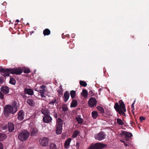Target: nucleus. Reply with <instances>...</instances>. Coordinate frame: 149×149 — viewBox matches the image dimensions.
Masks as SVG:
<instances>
[{
  "label": "nucleus",
  "instance_id": "1",
  "mask_svg": "<svg viewBox=\"0 0 149 149\" xmlns=\"http://www.w3.org/2000/svg\"><path fill=\"white\" fill-rule=\"evenodd\" d=\"M119 103H116L114 106V108L115 110L117 111L120 115H123L126 116L125 112H126V110L124 102L122 100H120Z\"/></svg>",
  "mask_w": 149,
  "mask_h": 149
},
{
  "label": "nucleus",
  "instance_id": "2",
  "mask_svg": "<svg viewBox=\"0 0 149 149\" xmlns=\"http://www.w3.org/2000/svg\"><path fill=\"white\" fill-rule=\"evenodd\" d=\"M29 133L26 130L22 131L18 136V137L21 141L24 142L27 140L29 136Z\"/></svg>",
  "mask_w": 149,
  "mask_h": 149
},
{
  "label": "nucleus",
  "instance_id": "3",
  "mask_svg": "<svg viewBox=\"0 0 149 149\" xmlns=\"http://www.w3.org/2000/svg\"><path fill=\"white\" fill-rule=\"evenodd\" d=\"M12 107L10 105H7L5 106L4 109V113L5 116H8L10 113L14 114L16 112L13 110Z\"/></svg>",
  "mask_w": 149,
  "mask_h": 149
},
{
  "label": "nucleus",
  "instance_id": "4",
  "mask_svg": "<svg viewBox=\"0 0 149 149\" xmlns=\"http://www.w3.org/2000/svg\"><path fill=\"white\" fill-rule=\"evenodd\" d=\"M106 145L101 143H96L94 144H91L88 149H100L106 146Z\"/></svg>",
  "mask_w": 149,
  "mask_h": 149
},
{
  "label": "nucleus",
  "instance_id": "5",
  "mask_svg": "<svg viewBox=\"0 0 149 149\" xmlns=\"http://www.w3.org/2000/svg\"><path fill=\"white\" fill-rule=\"evenodd\" d=\"M46 87L45 86L42 85L40 86L39 91H39L41 96L42 98H43L42 99L43 100H45L46 96L47 95L46 90L45 89Z\"/></svg>",
  "mask_w": 149,
  "mask_h": 149
},
{
  "label": "nucleus",
  "instance_id": "6",
  "mask_svg": "<svg viewBox=\"0 0 149 149\" xmlns=\"http://www.w3.org/2000/svg\"><path fill=\"white\" fill-rule=\"evenodd\" d=\"M106 136L104 133L103 132L101 131L97 134L95 135V138L96 140L101 141L105 138Z\"/></svg>",
  "mask_w": 149,
  "mask_h": 149
},
{
  "label": "nucleus",
  "instance_id": "7",
  "mask_svg": "<svg viewBox=\"0 0 149 149\" xmlns=\"http://www.w3.org/2000/svg\"><path fill=\"white\" fill-rule=\"evenodd\" d=\"M88 104L91 107H93L97 105V101L95 98L91 97L88 100Z\"/></svg>",
  "mask_w": 149,
  "mask_h": 149
},
{
  "label": "nucleus",
  "instance_id": "8",
  "mask_svg": "<svg viewBox=\"0 0 149 149\" xmlns=\"http://www.w3.org/2000/svg\"><path fill=\"white\" fill-rule=\"evenodd\" d=\"M22 72V70L20 68L13 69L11 68L10 73L12 74L19 75L21 74Z\"/></svg>",
  "mask_w": 149,
  "mask_h": 149
},
{
  "label": "nucleus",
  "instance_id": "9",
  "mask_svg": "<svg viewBox=\"0 0 149 149\" xmlns=\"http://www.w3.org/2000/svg\"><path fill=\"white\" fill-rule=\"evenodd\" d=\"M49 97H50L49 99L50 101L48 104V106L49 107L52 108L53 107L54 104L56 102V99L55 97L53 96H49Z\"/></svg>",
  "mask_w": 149,
  "mask_h": 149
},
{
  "label": "nucleus",
  "instance_id": "10",
  "mask_svg": "<svg viewBox=\"0 0 149 149\" xmlns=\"http://www.w3.org/2000/svg\"><path fill=\"white\" fill-rule=\"evenodd\" d=\"M11 68L4 69L1 73V75L4 77L9 76L10 73Z\"/></svg>",
  "mask_w": 149,
  "mask_h": 149
},
{
  "label": "nucleus",
  "instance_id": "11",
  "mask_svg": "<svg viewBox=\"0 0 149 149\" xmlns=\"http://www.w3.org/2000/svg\"><path fill=\"white\" fill-rule=\"evenodd\" d=\"M24 93L25 94L32 95L34 94L33 90L30 88H25L24 89Z\"/></svg>",
  "mask_w": 149,
  "mask_h": 149
},
{
  "label": "nucleus",
  "instance_id": "12",
  "mask_svg": "<svg viewBox=\"0 0 149 149\" xmlns=\"http://www.w3.org/2000/svg\"><path fill=\"white\" fill-rule=\"evenodd\" d=\"M24 112L23 110H20L18 112V119L19 120H22L24 119Z\"/></svg>",
  "mask_w": 149,
  "mask_h": 149
},
{
  "label": "nucleus",
  "instance_id": "13",
  "mask_svg": "<svg viewBox=\"0 0 149 149\" xmlns=\"http://www.w3.org/2000/svg\"><path fill=\"white\" fill-rule=\"evenodd\" d=\"M121 134L122 136H124V137L126 139H128L131 137L133 136L132 133L130 132H127L126 131H123L122 132Z\"/></svg>",
  "mask_w": 149,
  "mask_h": 149
},
{
  "label": "nucleus",
  "instance_id": "14",
  "mask_svg": "<svg viewBox=\"0 0 149 149\" xmlns=\"http://www.w3.org/2000/svg\"><path fill=\"white\" fill-rule=\"evenodd\" d=\"M41 112L45 116L43 118V121L44 122L47 123V109L46 108L45 109H42L41 110Z\"/></svg>",
  "mask_w": 149,
  "mask_h": 149
},
{
  "label": "nucleus",
  "instance_id": "15",
  "mask_svg": "<svg viewBox=\"0 0 149 149\" xmlns=\"http://www.w3.org/2000/svg\"><path fill=\"white\" fill-rule=\"evenodd\" d=\"M56 133L57 134H60L62 132L63 126L62 125H59V126L56 125Z\"/></svg>",
  "mask_w": 149,
  "mask_h": 149
},
{
  "label": "nucleus",
  "instance_id": "16",
  "mask_svg": "<svg viewBox=\"0 0 149 149\" xmlns=\"http://www.w3.org/2000/svg\"><path fill=\"white\" fill-rule=\"evenodd\" d=\"M40 144L43 146H47V137H43L39 139Z\"/></svg>",
  "mask_w": 149,
  "mask_h": 149
},
{
  "label": "nucleus",
  "instance_id": "17",
  "mask_svg": "<svg viewBox=\"0 0 149 149\" xmlns=\"http://www.w3.org/2000/svg\"><path fill=\"white\" fill-rule=\"evenodd\" d=\"M70 97V94L68 91H66L64 94L63 99L64 102H66L68 100Z\"/></svg>",
  "mask_w": 149,
  "mask_h": 149
},
{
  "label": "nucleus",
  "instance_id": "18",
  "mask_svg": "<svg viewBox=\"0 0 149 149\" xmlns=\"http://www.w3.org/2000/svg\"><path fill=\"white\" fill-rule=\"evenodd\" d=\"M29 128H30V131L31 136H34L36 135V134L37 133L38 130L35 127L31 128L30 127Z\"/></svg>",
  "mask_w": 149,
  "mask_h": 149
},
{
  "label": "nucleus",
  "instance_id": "19",
  "mask_svg": "<svg viewBox=\"0 0 149 149\" xmlns=\"http://www.w3.org/2000/svg\"><path fill=\"white\" fill-rule=\"evenodd\" d=\"M8 131L9 132H12L14 130V125L11 122H9L8 124Z\"/></svg>",
  "mask_w": 149,
  "mask_h": 149
},
{
  "label": "nucleus",
  "instance_id": "20",
  "mask_svg": "<svg viewBox=\"0 0 149 149\" xmlns=\"http://www.w3.org/2000/svg\"><path fill=\"white\" fill-rule=\"evenodd\" d=\"M13 109L14 112H16L17 110L18 106L16 102L14 101L12 102L11 105H10Z\"/></svg>",
  "mask_w": 149,
  "mask_h": 149
},
{
  "label": "nucleus",
  "instance_id": "21",
  "mask_svg": "<svg viewBox=\"0 0 149 149\" xmlns=\"http://www.w3.org/2000/svg\"><path fill=\"white\" fill-rule=\"evenodd\" d=\"M1 91L5 94H7L9 92V89L7 86L2 87L1 88Z\"/></svg>",
  "mask_w": 149,
  "mask_h": 149
},
{
  "label": "nucleus",
  "instance_id": "22",
  "mask_svg": "<svg viewBox=\"0 0 149 149\" xmlns=\"http://www.w3.org/2000/svg\"><path fill=\"white\" fill-rule=\"evenodd\" d=\"M26 102L31 107L34 106L35 104L34 102L32 99H28L26 101Z\"/></svg>",
  "mask_w": 149,
  "mask_h": 149
},
{
  "label": "nucleus",
  "instance_id": "23",
  "mask_svg": "<svg viewBox=\"0 0 149 149\" xmlns=\"http://www.w3.org/2000/svg\"><path fill=\"white\" fill-rule=\"evenodd\" d=\"M81 115H78L75 118L76 120L78 122V124H81L83 123V120L81 118Z\"/></svg>",
  "mask_w": 149,
  "mask_h": 149
},
{
  "label": "nucleus",
  "instance_id": "24",
  "mask_svg": "<svg viewBox=\"0 0 149 149\" xmlns=\"http://www.w3.org/2000/svg\"><path fill=\"white\" fill-rule=\"evenodd\" d=\"M56 125L59 126V125H61L63 126V121L60 118H58L56 119Z\"/></svg>",
  "mask_w": 149,
  "mask_h": 149
},
{
  "label": "nucleus",
  "instance_id": "25",
  "mask_svg": "<svg viewBox=\"0 0 149 149\" xmlns=\"http://www.w3.org/2000/svg\"><path fill=\"white\" fill-rule=\"evenodd\" d=\"M77 105V101L76 100L73 99L70 104L71 107H75Z\"/></svg>",
  "mask_w": 149,
  "mask_h": 149
},
{
  "label": "nucleus",
  "instance_id": "26",
  "mask_svg": "<svg viewBox=\"0 0 149 149\" xmlns=\"http://www.w3.org/2000/svg\"><path fill=\"white\" fill-rule=\"evenodd\" d=\"M71 140V138H69L66 141L64 144L65 148H68L70 146V144Z\"/></svg>",
  "mask_w": 149,
  "mask_h": 149
},
{
  "label": "nucleus",
  "instance_id": "27",
  "mask_svg": "<svg viewBox=\"0 0 149 149\" xmlns=\"http://www.w3.org/2000/svg\"><path fill=\"white\" fill-rule=\"evenodd\" d=\"M70 93L71 97L72 99H73L75 98L76 95V92L75 91L72 90L70 91Z\"/></svg>",
  "mask_w": 149,
  "mask_h": 149
},
{
  "label": "nucleus",
  "instance_id": "28",
  "mask_svg": "<svg viewBox=\"0 0 149 149\" xmlns=\"http://www.w3.org/2000/svg\"><path fill=\"white\" fill-rule=\"evenodd\" d=\"M81 95L84 97L85 98H86L87 97L88 92L86 89H83L82 90V92L81 93Z\"/></svg>",
  "mask_w": 149,
  "mask_h": 149
},
{
  "label": "nucleus",
  "instance_id": "29",
  "mask_svg": "<svg viewBox=\"0 0 149 149\" xmlns=\"http://www.w3.org/2000/svg\"><path fill=\"white\" fill-rule=\"evenodd\" d=\"M6 136L4 134L0 133V141L5 140L6 138Z\"/></svg>",
  "mask_w": 149,
  "mask_h": 149
},
{
  "label": "nucleus",
  "instance_id": "30",
  "mask_svg": "<svg viewBox=\"0 0 149 149\" xmlns=\"http://www.w3.org/2000/svg\"><path fill=\"white\" fill-rule=\"evenodd\" d=\"M97 109L101 113H104V111L103 108L101 106H97Z\"/></svg>",
  "mask_w": 149,
  "mask_h": 149
},
{
  "label": "nucleus",
  "instance_id": "31",
  "mask_svg": "<svg viewBox=\"0 0 149 149\" xmlns=\"http://www.w3.org/2000/svg\"><path fill=\"white\" fill-rule=\"evenodd\" d=\"M9 82L12 84L15 85L16 83V81L13 78L10 77Z\"/></svg>",
  "mask_w": 149,
  "mask_h": 149
},
{
  "label": "nucleus",
  "instance_id": "32",
  "mask_svg": "<svg viewBox=\"0 0 149 149\" xmlns=\"http://www.w3.org/2000/svg\"><path fill=\"white\" fill-rule=\"evenodd\" d=\"M91 114L93 118L95 119L98 116L97 112L96 111L92 112Z\"/></svg>",
  "mask_w": 149,
  "mask_h": 149
},
{
  "label": "nucleus",
  "instance_id": "33",
  "mask_svg": "<svg viewBox=\"0 0 149 149\" xmlns=\"http://www.w3.org/2000/svg\"><path fill=\"white\" fill-rule=\"evenodd\" d=\"M62 108L63 111L65 112L68 110V107L66 104H64L62 105Z\"/></svg>",
  "mask_w": 149,
  "mask_h": 149
},
{
  "label": "nucleus",
  "instance_id": "34",
  "mask_svg": "<svg viewBox=\"0 0 149 149\" xmlns=\"http://www.w3.org/2000/svg\"><path fill=\"white\" fill-rule=\"evenodd\" d=\"M48 113L49 112L47 110V123L51 122L52 120V118L48 115Z\"/></svg>",
  "mask_w": 149,
  "mask_h": 149
},
{
  "label": "nucleus",
  "instance_id": "35",
  "mask_svg": "<svg viewBox=\"0 0 149 149\" xmlns=\"http://www.w3.org/2000/svg\"><path fill=\"white\" fill-rule=\"evenodd\" d=\"M49 149H57L56 145L54 143H51L49 146Z\"/></svg>",
  "mask_w": 149,
  "mask_h": 149
},
{
  "label": "nucleus",
  "instance_id": "36",
  "mask_svg": "<svg viewBox=\"0 0 149 149\" xmlns=\"http://www.w3.org/2000/svg\"><path fill=\"white\" fill-rule=\"evenodd\" d=\"M79 84L80 85L84 87L86 86L87 85V84L86 82L81 80L80 81Z\"/></svg>",
  "mask_w": 149,
  "mask_h": 149
},
{
  "label": "nucleus",
  "instance_id": "37",
  "mask_svg": "<svg viewBox=\"0 0 149 149\" xmlns=\"http://www.w3.org/2000/svg\"><path fill=\"white\" fill-rule=\"evenodd\" d=\"M117 123L120 125H123L124 124L122 120L120 118L117 119Z\"/></svg>",
  "mask_w": 149,
  "mask_h": 149
},
{
  "label": "nucleus",
  "instance_id": "38",
  "mask_svg": "<svg viewBox=\"0 0 149 149\" xmlns=\"http://www.w3.org/2000/svg\"><path fill=\"white\" fill-rule=\"evenodd\" d=\"M57 91L60 95H62L63 94V90L61 86H60L59 89L57 90Z\"/></svg>",
  "mask_w": 149,
  "mask_h": 149
},
{
  "label": "nucleus",
  "instance_id": "39",
  "mask_svg": "<svg viewBox=\"0 0 149 149\" xmlns=\"http://www.w3.org/2000/svg\"><path fill=\"white\" fill-rule=\"evenodd\" d=\"M79 133V132L78 131H75L73 133V137L75 138L78 135V134Z\"/></svg>",
  "mask_w": 149,
  "mask_h": 149
},
{
  "label": "nucleus",
  "instance_id": "40",
  "mask_svg": "<svg viewBox=\"0 0 149 149\" xmlns=\"http://www.w3.org/2000/svg\"><path fill=\"white\" fill-rule=\"evenodd\" d=\"M24 72L25 73H28L30 72V70L29 68H25L24 70Z\"/></svg>",
  "mask_w": 149,
  "mask_h": 149
},
{
  "label": "nucleus",
  "instance_id": "41",
  "mask_svg": "<svg viewBox=\"0 0 149 149\" xmlns=\"http://www.w3.org/2000/svg\"><path fill=\"white\" fill-rule=\"evenodd\" d=\"M0 98L3 99L4 98V95L0 91Z\"/></svg>",
  "mask_w": 149,
  "mask_h": 149
},
{
  "label": "nucleus",
  "instance_id": "42",
  "mask_svg": "<svg viewBox=\"0 0 149 149\" xmlns=\"http://www.w3.org/2000/svg\"><path fill=\"white\" fill-rule=\"evenodd\" d=\"M139 119H140V121L142 122L143 120L145 119V118L143 116H140L139 117Z\"/></svg>",
  "mask_w": 149,
  "mask_h": 149
},
{
  "label": "nucleus",
  "instance_id": "43",
  "mask_svg": "<svg viewBox=\"0 0 149 149\" xmlns=\"http://www.w3.org/2000/svg\"><path fill=\"white\" fill-rule=\"evenodd\" d=\"M74 47V44L73 43H71L69 45V47L70 48L72 49Z\"/></svg>",
  "mask_w": 149,
  "mask_h": 149
},
{
  "label": "nucleus",
  "instance_id": "44",
  "mask_svg": "<svg viewBox=\"0 0 149 149\" xmlns=\"http://www.w3.org/2000/svg\"><path fill=\"white\" fill-rule=\"evenodd\" d=\"M43 34L45 36L47 35V29H45L43 31Z\"/></svg>",
  "mask_w": 149,
  "mask_h": 149
},
{
  "label": "nucleus",
  "instance_id": "45",
  "mask_svg": "<svg viewBox=\"0 0 149 149\" xmlns=\"http://www.w3.org/2000/svg\"><path fill=\"white\" fill-rule=\"evenodd\" d=\"M89 94L93 96L94 95V93L91 90L89 92Z\"/></svg>",
  "mask_w": 149,
  "mask_h": 149
},
{
  "label": "nucleus",
  "instance_id": "46",
  "mask_svg": "<svg viewBox=\"0 0 149 149\" xmlns=\"http://www.w3.org/2000/svg\"><path fill=\"white\" fill-rule=\"evenodd\" d=\"M53 115L54 118H57L58 117L57 114L56 113H54Z\"/></svg>",
  "mask_w": 149,
  "mask_h": 149
},
{
  "label": "nucleus",
  "instance_id": "47",
  "mask_svg": "<svg viewBox=\"0 0 149 149\" xmlns=\"http://www.w3.org/2000/svg\"><path fill=\"white\" fill-rule=\"evenodd\" d=\"M50 33V30L47 29V36L49 35Z\"/></svg>",
  "mask_w": 149,
  "mask_h": 149
},
{
  "label": "nucleus",
  "instance_id": "48",
  "mask_svg": "<svg viewBox=\"0 0 149 149\" xmlns=\"http://www.w3.org/2000/svg\"><path fill=\"white\" fill-rule=\"evenodd\" d=\"M3 144L1 143H0V149H3Z\"/></svg>",
  "mask_w": 149,
  "mask_h": 149
},
{
  "label": "nucleus",
  "instance_id": "49",
  "mask_svg": "<svg viewBox=\"0 0 149 149\" xmlns=\"http://www.w3.org/2000/svg\"><path fill=\"white\" fill-rule=\"evenodd\" d=\"M4 69L3 68L1 67H0V72H1V73L2 72Z\"/></svg>",
  "mask_w": 149,
  "mask_h": 149
},
{
  "label": "nucleus",
  "instance_id": "50",
  "mask_svg": "<svg viewBox=\"0 0 149 149\" xmlns=\"http://www.w3.org/2000/svg\"><path fill=\"white\" fill-rule=\"evenodd\" d=\"M135 102V101H134V102L131 105V107L132 108H133V109H134V104Z\"/></svg>",
  "mask_w": 149,
  "mask_h": 149
},
{
  "label": "nucleus",
  "instance_id": "51",
  "mask_svg": "<svg viewBox=\"0 0 149 149\" xmlns=\"http://www.w3.org/2000/svg\"><path fill=\"white\" fill-rule=\"evenodd\" d=\"M74 36H75V35L74 34H73L71 35L72 37V38H74Z\"/></svg>",
  "mask_w": 149,
  "mask_h": 149
},
{
  "label": "nucleus",
  "instance_id": "52",
  "mask_svg": "<svg viewBox=\"0 0 149 149\" xmlns=\"http://www.w3.org/2000/svg\"><path fill=\"white\" fill-rule=\"evenodd\" d=\"M21 95L23 97H24V96H25V95L23 94H22Z\"/></svg>",
  "mask_w": 149,
  "mask_h": 149
},
{
  "label": "nucleus",
  "instance_id": "53",
  "mask_svg": "<svg viewBox=\"0 0 149 149\" xmlns=\"http://www.w3.org/2000/svg\"><path fill=\"white\" fill-rule=\"evenodd\" d=\"M29 149H33V147H30Z\"/></svg>",
  "mask_w": 149,
  "mask_h": 149
},
{
  "label": "nucleus",
  "instance_id": "54",
  "mask_svg": "<svg viewBox=\"0 0 149 149\" xmlns=\"http://www.w3.org/2000/svg\"><path fill=\"white\" fill-rule=\"evenodd\" d=\"M19 22V20H18V19H17V20H16V22Z\"/></svg>",
  "mask_w": 149,
  "mask_h": 149
},
{
  "label": "nucleus",
  "instance_id": "55",
  "mask_svg": "<svg viewBox=\"0 0 149 149\" xmlns=\"http://www.w3.org/2000/svg\"><path fill=\"white\" fill-rule=\"evenodd\" d=\"M125 145L126 146H128V144H126V143H125Z\"/></svg>",
  "mask_w": 149,
  "mask_h": 149
},
{
  "label": "nucleus",
  "instance_id": "56",
  "mask_svg": "<svg viewBox=\"0 0 149 149\" xmlns=\"http://www.w3.org/2000/svg\"><path fill=\"white\" fill-rule=\"evenodd\" d=\"M79 145V143H77V145Z\"/></svg>",
  "mask_w": 149,
  "mask_h": 149
},
{
  "label": "nucleus",
  "instance_id": "57",
  "mask_svg": "<svg viewBox=\"0 0 149 149\" xmlns=\"http://www.w3.org/2000/svg\"><path fill=\"white\" fill-rule=\"evenodd\" d=\"M66 36L68 38H69V37L68 36Z\"/></svg>",
  "mask_w": 149,
  "mask_h": 149
}]
</instances>
